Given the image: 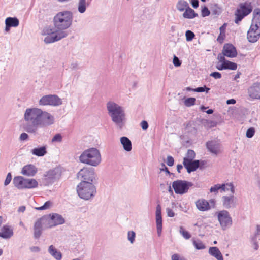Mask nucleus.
I'll return each instance as SVG.
<instances>
[{"label":"nucleus","mask_w":260,"mask_h":260,"mask_svg":"<svg viewBox=\"0 0 260 260\" xmlns=\"http://www.w3.org/2000/svg\"><path fill=\"white\" fill-rule=\"evenodd\" d=\"M24 119L29 124L40 127L50 125L54 123V117L39 108H28L24 113Z\"/></svg>","instance_id":"obj_1"},{"label":"nucleus","mask_w":260,"mask_h":260,"mask_svg":"<svg viewBox=\"0 0 260 260\" xmlns=\"http://www.w3.org/2000/svg\"><path fill=\"white\" fill-rule=\"evenodd\" d=\"M106 107L112 121L121 126L125 119L124 108L113 101L107 102Z\"/></svg>","instance_id":"obj_2"},{"label":"nucleus","mask_w":260,"mask_h":260,"mask_svg":"<svg viewBox=\"0 0 260 260\" xmlns=\"http://www.w3.org/2000/svg\"><path fill=\"white\" fill-rule=\"evenodd\" d=\"M73 17V13L70 11L66 10L57 13L53 19L55 29L64 31L69 28L72 24Z\"/></svg>","instance_id":"obj_3"},{"label":"nucleus","mask_w":260,"mask_h":260,"mask_svg":"<svg viewBox=\"0 0 260 260\" xmlns=\"http://www.w3.org/2000/svg\"><path fill=\"white\" fill-rule=\"evenodd\" d=\"M80 162L91 166L96 167L101 162V155L96 148H90L84 150L79 156Z\"/></svg>","instance_id":"obj_4"},{"label":"nucleus","mask_w":260,"mask_h":260,"mask_svg":"<svg viewBox=\"0 0 260 260\" xmlns=\"http://www.w3.org/2000/svg\"><path fill=\"white\" fill-rule=\"evenodd\" d=\"M77 191L80 198L88 200L95 196L96 189L94 184L81 182L77 187Z\"/></svg>","instance_id":"obj_5"},{"label":"nucleus","mask_w":260,"mask_h":260,"mask_svg":"<svg viewBox=\"0 0 260 260\" xmlns=\"http://www.w3.org/2000/svg\"><path fill=\"white\" fill-rule=\"evenodd\" d=\"M42 35L46 36L44 41L46 44H50L58 41L61 39L66 37L68 34L65 31H58L48 26L44 28L42 32Z\"/></svg>","instance_id":"obj_6"},{"label":"nucleus","mask_w":260,"mask_h":260,"mask_svg":"<svg viewBox=\"0 0 260 260\" xmlns=\"http://www.w3.org/2000/svg\"><path fill=\"white\" fill-rule=\"evenodd\" d=\"M77 178L81 182L95 184L97 182L96 176L94 169L84 167L77 174Z\"/></svg>","instance_id":"obj_7"},{"label":"nucleus","mask_w":260,"mask_h":260,"mask_svg":"<svg viewBox=\"0 0 260 260\" xmlns=\"http://www.w3.org/2000/svg\"><path fill=\"white\" fill-rule=\"evenodd\" d=\"M252 11V6L251 2L246 1L241 3L239 7L235 12V23L238 24L245 17L249 14Z\"/></svg>","instance_id":"obj_8"},{"label":"nucleus","mask_w":260,"mask_h":260,"mask_svg":"<svg viewBox=\"0 0 260 260\" xmlns=\"http://www.w3.org/2000/svg\"><path fill=\"white\" fill-rule=\"evenodd\" d=\"M218 220L223 231L226 230L232 224V219L229 212L223 210L217 213Z\"/></svg>","instance_id":"obj_9"},{"label":"nucleus","mask_w":260,"mask_h":260,"mask_svg":"<svg viewBox=\"0 0 260 260\" xmlns=\"http://www.w3.org/2000/svg\"><path fill=\"white\" fill-rule=\"evenodd\" d=\"M192 186V183L184 180H178L172 183V187L175 192L178 194L187 193L189 188Z\"/></svg>","instance_id":"obj_10"},{"label":"nucleus","mask_w":260,"mask_h":260,"mask_svg":"<svg viewBox=\"0 0 260 260\" xmlns=\"http://www.w3.org/2000/svg\"><path fill=\"white\" fill-rule=\"evenodd\" d=\"M39 103L42 106L50 105L56 107L61 105L62 101L57 95L48 94L42 96L39 100Z\"/></svg>","instance_id":"obj_11"},{"label":"nucleus","mask_w":260,"mask_h":260,"mask_svg":"<svg viewBox=\"0 0 260 260\" xmlns=\"http://www.w3.org/2000/svg\"><path fill=\"white\" fill-rule=\"evenodd\" d=\"M46 218L45 228H51L58 225L62 224L65 222L63 217L57 213H52L48 216H43Z\"/></svg>","instance_id":"obj_12"},{"label":"nucleus","mask_w":260,"mask_h":260,"mask_svg":"<svg viewBox=\"0 0 260 260\" xmlns=\"http://www.w3.org/2000/svg\"><path fill=\"white\" fill-rule=\"evenodd\" d=\"M60 176V172L58 169H55L48 171L43 178V183L48 186L57 181Z\"/></svg>","instance_id":"obj_13"},{"label":"nucleus","mask_w":260,"mask_h":260,"mask_svg":"<svg viewBox=\"0 0 260 260\" xmlns=\"http://www.w3.org/2000/svg\"><path fill=\"white\" fill-rule=\"evenodd\" d=\"M247 99L260 100V82H254L247 89Z\"/></svg>","instance_id":"obj_14"},{"label":"nucleus","mask_w":260,"mask_h":260,"mask_svg":"<svg viewBox=\"0 0 260 260\" xmlns=\"http://www.w3.org/2000/svg\"><path fill=\"white\" fill-rule=\"evenodd\" d=\"M259 36L260 28L251 25L247 35L248 41L251 43L256 42L258 40Z\"/></svg>","instance_id":"obj_15"},{"label":"nucleus","mask_w":260,"mask_h":260,"mask_svg":"<svg viewBox=\"0 0 260 260\" xmlns=\"http://www.w3.org/2000/svg\"><path fill=\"white\" fill-rule=\"evenodd\" d=\"M46 218L42 217L38 219L34 224V237L35 239H38L42 234L43 225L45 228Z\"/></svg>","instance_id":"obj_16"},{"label":"nucleus","mask_w":260,"mask_h":260,"mask_svg":"<svg viewBox=\"0 0 260 260\" xmlns=\"http://www.w3.org/2000/svg\"><path fill=\"white\" fill-rule=\"evenodd\" d=\"M222 201L223 207L226 209L234 208L237 204V199L233 194L223 196Z\"/></svg>","instance_id":"obj_17"},{"label":"nucleus","mask_w":260,"mask_h":260,"mask_svg":"<svg viewBox=\"0 0 260 260\" xmlns=\"http://www.w3.org/2000/svg\"><path fill=\"white\" fill-rule=\"evenodd\" d=\"M183 164L186 169L188 173L195 171L200 166L199 160L189 161L188 159H183Z\"/></svg>","instance_id":"obj_18"},{"label":"nucleus","mask_w":260,"mask_h":260,"mask_svg":"<svg viewBox=\"0 0 260 260\" xmlns=\"http://www.w3.org/2000/svg\"><path fill=\"white\" fill-rule=\"evenodd\" d=\"M155 217L157 232L158 236H159L162 231L161 207L159 204H158L156 208Z\"/></svg>","instance_id":"obj_19"},{"label":"nucleus","mask_w":260,"mask_h":260,"mask_svg":"<svg viewBox=\"0 0 260 260\" xmlns=\"http://www.w3.org/2000/svg\"><path fill=\"white\" fill-rule=\"evenodd\" d=\"M206 147L210 152L215 155H217L221 152L220 145L216 141H211L207 142Z\"/></svg>","instance_id":"obj_20"},{"label":"nucleus","mask_w":260,"mask_h":260,"mask_svg":"<svg viewBox=\"0 0 260 260\" xmlns=\"http://www.w3.org/2000/svg\"><path fill=\"white\" fill-rule=\"evenodd\" d=\"M222 53L227 57H235L237 56V52L235 47L232 44H226L224 45Z\"/></svg>","instance_id":"obj_21"},{"label":"nucleus","mask_w":260,"mask_h":260,"mask_svg":"<svg viewBox=\"0 0 260 260\" xmlns=\"http://www.w3.org/2000/svg\"><path fill=\"white\" fill-rule=\"evenodd\" d=\"M37 168L33 165H27L22 168L21 174L27 176H34L37 172Z\"/></svg>","instance_id":"obj_22"},{"label":"nucleus","mask_w":260,"mask_h":260,"mask_svg":"<svg viewBox=\"0 0 260 260\" xmlns=\"http://www.w3.org/2000/svg\"><path fill=\"white\" fill-rule=\"evenodd\" d=\"M13 235V230L9 225H4L1 229L0 237L7 239Z\"/></svg>","instance_id":"obj_23"},{"label":"nucleus","mask_w":260,"mask_h":260,"mask_svg":"<svg viewBox=\"0 0 260 260\" xmlns=\"http://www.w3.org/2000/svg\"><path fill=\"white\" fill-rule=\"evenodd\" d=\"M197 209L201 211H206L210 209L208 201L205 199H199L196 202Z\"/></svg>","instance_id":"obj_24"},{"label":"nucleus","mask_w":260,"mask_h":260,"mask_svg":"<svg viewBox=\"0 0 260 260\" xmlns=\"http://www.w3.org/2000/svg\"><path fill=\"white\" fill-rule=\"evenodd\" d=\"M25 179L22 176L15 177L13 181L14 186L19 189H24Z\"/></svg>","instance_id":"obj_25"},{"label":"nucleus","mask_w":260,"mask_h":260,"mask_svg":"<svg viewBox=\"0 0 260 260\" xmlns=\"http://www.w3.org/2000/svg\"><path fill=\"white\" fill-rule=\"evenodd\" d=\"M49 253L56 260H60L62 258V254L54 246L50 245L48 248Z\"/></svg>","instance_id":"obj_26"},{"label":"nucleus","mask_w":260,"mask_h":260,"mask_svg":"<svg viewBox=\"0 0 260 260\" xmlns=\"http://www.w3.org/2000/svg\"><path fill=\"white\" fill-rule=\"evenodd\" d=\"M209 253L217 260H223V256L217 247H211L209 249Z\"/></svg>","instance_id":"obj_27"},{"label":"nucleus","mask_w":260,"mask_h":260,"mask_svg":"<svg viewBox=\"0 0 260 260\" xmlns=\"http://www.w3.org/2000/svg\"><path fill=\"white\" fill-rule=\"evenodd\" d=\"M120 142L123 146V149L126 151H130L132 150V143L130 140L126 137H122L120 138Z\"/></svg>","instance_id":"obj_28"},{"label":"nucleus","mask_w":260,"mask_h":260,"mask_svg":"<svg viewBox=\"0 0 260 260\" xmlns=\"http://www.w3.org/2000/svg\"><path fill=\"white\" fill-rule=\"evenodd\" d=\"M38 186L37 181L35 179H25L24 189H33Z\"/></svg>","instance_id":"obj_29"},{"label":"nucleus","mask_w":260,"mask_h":260,"mask_svg":"<svg viewBox=\"0 0 260 260\" xmlns=\"http://www.w3.org/2000/svg\"><path fill=\"white\" fill-rule=\"evenodd\" d=\"M31 153L37 156H43L47 153L46 147L42 146L31 150Z\"/></svg>","instance_id":"obj_30"},{"label":"nucleus","mask_w":260,"mask_h":260,"mask_svg":"<svg viewBox=\"0 0 260 260\" xmlns=\"http://www.w3.org/2000/svg\"><path fill=\"white\" fill-rule=\"evenodd\" d=\"M198 14L189 7L183 13V17L187 19H192L198 16Z\"/></svg>","instance_id":"obj_31"},{"label":"nucleus","mask_w":260,"mask_h":260,"mask_svg":"<svg viewBox=\"0 0 260 260\" xmlns=\"http://www.w3.org/2000/svg\"><path fill=\"white\" fill-rule=\"evenodd\" d=\"M189 7L188 3L184 0L178 1L176 5L177 9L180 12L186 11Z\"/></svg>","instance_id":"obj_32"},{"label":"nucleus","mask_w":260,"mask_h":260,"mask_svg":"<svg viewBox=\"0 0 260 260\" xmlns=\"http://www.w3.org/2000/svg\"><path fill=\"white\" fill-rule=\"evenodd\" d=\"M5 23H7L11 27H16L19 25V21L16 17H9L6 19Z\"/></svg>","instance_id":"obj_33"},{"label":"nucleus","mask_w":260,"mask_h":260,"mask_svg":"<svg viewBox=\"0 0 260 260\" xmlns=\"http://www.w3.org/2000/svg\"><path fill=\"white\" fill-rule=\"evenodd\" d=\"M87 5L86 0H79L78 3V11L79 12L84 13L86 11Z\"/></svg>","instance_id":"obj_34"},{"label":"nucleus","mask_w":260,"mask_h":260,"mask_svg":"<svg viewBox=\"0 0 260 260\" xmlns=\"http://www.w3.org/2000/svg\"><path fill=\"white\" fill-rule=\"evenodd\" d=\"M224 63L225 70H235L237 68V64L235 62L226 60Z\"/></svg>","instance_id":"obj_35"},{"label":"nucleus","mask_w":260,"mask_h":260,"mask_svg":"<svg viewBox=\"0 0 260 260\" xmlns=\"http://www.w3.org/2000/svg\"><path fill=\"white\" fill-rule=\"evenodd\" d=\"M193 244L198 250H202L205 248L204 244L200 240H193Z\"/></svg>","instance_id":"obj_36"},{"label":"nucleus","mask_w":260,"mask_h":260,"mask_svg":"<svg viewBox=\"0 0 260 260\" xmlns=\"http://www.w3.org/2000/svg\"><path fill=\"white\" fill-rule=\"evenodd\" d=\"M196 156V153L192 150L189 149L187 151L186 156L183 159H188L189 161L193 160Z\"/></svg>","instance_id":"obj_37"},{"label":"nucleus","mask_w":260,"mask_h":260,"mask_svg":"<svg viewBox=\"0 0 260 260\" xmlns=\"http://www.w3.org/2000/svg\"><path fill=\"white\" fill-rule=\"evenodd\" d=\"M195 102L196 99L194 98H188L184 101V105L186 107H190L195 104Z\"/></svg>","instance_id":"obj_38"},{"label":"nucleus","mask_w":260,"mask_h":260,"mask_svg":"<svg viewBox=\"0 0 260 260\" xmlns=\"http://www.w3.org/2000/svg\"><path fill=\"white\" fill-rule=\"evenodd\" d=\"M52 204V203L51 201H48L46 202L43 206L36 208V209L37 210H46L50 208Z\"/></svg>","instance_id":"obj_39"},{"label":"nucleus","mask_w":260,"mask_h":260,"mask_svg":"<svg viewBox=\"0 0 260 260\" xmlns=\"http://www.w3.org/2000/svg\"><path fill=\"white\" fill-rule=\"evenodd\" d=\"M136 233L133 231H128L127 233V239L131 244L135 242Z\"/></svg>","instance_id":"obj_40"},{"label":"nucleus","mask_w":260,"mask_h":260,"mask_svg":"<svg viewBox=\"0 0 260 260\" xmlns=\"http://www.w3.org/2000/svg\"><path fill=\"white\" fill-rule=\"evenodd\" d=\"M179 232L185 239H189L191 237L190 233L188 231L184 230L182 226L180 227Z\"/></svg>","instance_id":"obj_41"},{"label":"nucleus","mask_w":260,"mask_h":260,"mask_svg":"<svg viewBox=\"0 0 260 260\" xmlns=\"http://www.w3.org/2000/svg\"><path fill=\"white\" fill-rule=\"evenodd\" d=\"M251 25L260 28V16H253Z\"/></svg>","instance_id":"obj_42"},{"label":"nucleus","mask_w":260,"mask_h":260,"mask_svg":"<svg viewBox=\"0 0 260 260\" xmlns=\"http://www.w3.org/2000/svg\"><path fill=\"white\" fill-rule=\"evenodd\" d=\"M186 40L187 41H190L194 38V34L191 30H187L185 32Z\"/></svg>","instance_id":"obj_43"},{"label":"nucleus","mask_w":260,"mask_h":260,"mask_svg":"<svg viewBox=\"0 0 260 260\" xmlns=\"http://www.w3.org/2000/svg\"><path fill=\"white\" fill-rule=\"evenodd\" d=\"M210 88L208 87H207L206 86H204L203 87H199L193 89V91L197 92H208L210 90Z\"/></svg>","instance_id":"obj_44"},{"label":"nucleus","mask_w":260,"mask_h":260,"mask_svg":"<svg viewBox=\"0 0 260 260\" xmlns=\"http://www.w3.org/2000/svg\"><path fill=\"white\" fill-rule=\"evenodd\" d=\"M30 125H28L26 127V130L27 132L29 133H34L37 130V128L38 127H40L39 126H35L32 124H30Z\"/></svg>","instance_id":"obj_45"},{"label":"nucleus","mask_w":260,"mask_h":260,"mask_svg":"<svg viewBox=\"0 0 260 260\" xmlns=\"http://www.w3.org/2000/svg\"><path fill=\"white\" fill-rule=\"evenodd\" d=\"M62 137L60 134H57L52 138V142H61L62 141Z\"/></svg>","instance_id":"obj_46"},{"label":"nucleus","mask_w":260,"mask_h":260,"mask_svg":"<svg viewBox=\"0 0 260 260\" xmlns=\"http://www.w3.org/2000/svg\"><path fill=\"white\" fill-rule=\"evenodd\" d=\"M254 128L253 127H250L247 130L246 135L247 138H251L254 136Z\"/></svg>","instance_id":"obj_47"},{"label":"nucleus","mask_w":260,"mask_h":260,"mask_svg":"<svg viewBox=\"0 0 260 260\" xmlns=\"http://www.w3.org/2000/svg\"><path fill=\"white\" fill-rule=\"evenodd\" d=\"M230 190L233 194L235 192V189L233 183H229L226 184V187L225 188V191Z\"/></svg>","instance_id":"obj_48"},{"label":"nucleus","mask_w":260,"mask_h":260,"mask_svg":"<svg viewBox=\"0 0 260 260\" xmlns=\"http://www.w3.org/2000/svg\"><path fill=\"white\" fill-rule=\"evenodd\" d=\"M210 12L208 9V8L206 6H204V8L202 9V16L203 17L208 16L210 15Z\"/></svg>","instance_id":"obj_49"},{"label":"nucleus","mask_w":260,"mask_h":260,"mask_svg":"<svg viewBox=\"0 0 260 260\" xmlns=\"http://www.w3.org/2000/svg\"><path fill=\"white\" fill-rule=\"evenodd\" d=\"M173 63L175 67H179L181 64V61L178 57L174 55L173 60Z\"/></svg>","instance_id":"obj_50"},{"label":"nucleus","mask_w":260,"mask_h":260,"mask_svg":"<svg viewBox=\"0 0 260 260\" xmlns=\"http://www.w3.org/2000/svg\"><path fill=\"white\" fill-rule=\"evenodd\" d=\"M174 160L172 156H168L167 158V164L169 166H172L174 165Z\"/></svg>","instance_id":"obj_51"},{"label":"nucleus","mask_w":260,"mask_h":260,"mask_svg":"<svg viewBox=\"0 0 260 260\" xmlns=\"http://www.w3.org/2000/svg\"><path fill=\"white\" fill-rule=\"evenodd\" d=\"M225 56H226L222 52V53H220L218 55L217 59L219 60V62L224 63L226 61L225 59Z\"/></svg>","instance_id":"obj_52"},{"label":"nucleus","mask_w":260,"mask_h":260,"mask_svg":"<svg viewBox=\"0 0 260 260\" xmlns=\"http://www.w3.org/2000/svg\"><path fill=\"white\" fill-rule=\"evenodd\" d=\"M210 76L216 79H220L221 78V74L218 72H212L210 74Z\"/></svg>","instance_id":"obj_53"},{"label":"nucleus","mask_w":260,"mask_h":260,"mask_svg":"<svg viewBox=\"0 0 260 260\" xmlns=\"http://www.w3.org/2000/svg\"><path fill=\"white\" fill-rule=\"evenodd\" d=\"M11 180H12L11 174L10 173H9L7 174L6 178V179L5 180V182H4L5 186L8 185L10 183Z\"/></svg>","instance_id":"obj_54"},{"label":"nucleus","mask_w":260,"mask_h":260,"mask_svg":"<svg viewBox=\"0 0 260 260\" xmlns=\"http://www.w3.org/2000/svg\"><path fill=\"white\" fill-rule=\"evenodd\" d=\"M260 235V225H256V231L254 233V235L252 236L251 238H254L255 239H256L257 240V238Z\"/></svg>","instance_id":"obj_55"},{"label":"nucleus","mask_w":260,"mask_h":260,"mask_svg":"<svg viewBox=\"0 0 260 260\" xmlns=\"http://www.w3.org/2000/svg\"><path fill=\"white\" fill-rule=\"evenodd\" d=\"M220 187L218 184H216L210 188V191L211 192H217L220 190Z\"/></svg>","instance_id":"obj_56"},{"label":"nucleus","mask_w":260,"mask_h":260,"mask_svg":"<svg viewBox=\"0 0 260 260\" xmlns=\"http://www.w3.org/2000/svg\"><path fill=\"white\" fill-rule=\"evenodd\" d=\"M166 212L168 217H173L175 216L174 211L170 208H167L166 209Z\"/></svg>","instance_id":"obj_57"},{"label":"nucleus","mask_w":260,"mask_h":260,"mask_svg":"<svg viewBox=\"0 0 260 260\" xmlns=\"http://www.w3.org/2000/svg\"><path fill=\"white\" fill-rule=\"evenodd\" d=\"M251 241L254 245V249L255 250H257L258 248L257 240L256 239H255L254 238H251Z\"/></svg>","instance_id":"obj_58"},{"label":"nucleus","mask_w":260,"mask_h":260,"mask_svg":"<svg viewBox=\"0 0 260 260\" xmlns=\"http://www.w3.org/2000/svg\"><path fill=\"white\" fill-rule=\"evenodd\" d=\"M216 68L220 71L225 70V66H224V63L223 62H218L216 65Z\"/></svg>","instance_id":"obj_59"},{"label":"nucleus","mask_w":260,"mask_h":260,"mask_svg":"<svg viewBox=\"0 0 260 260\" xmlns=\"http://www.w3.org/2000/svg\"><path fill=\"white\" fill-rule=\"evenodd\" d=\"M141 126L143 130H146L148 128V124L146 121L143 120L141 123Z\"/></svg>","instance_id":"obj_60"},{"label":"nucleus","mask_w":260,"mask_h":260,"mask_svg":"<svg viewBox=\"0 0 260 260\" xmlns=\"http://www.w3.org/2000/svg\"><path fill=\"white\" fill-rule=\"evenodd\" d=\"M28 135L25 133H23L20 135V140L21 141H24L28 139Z\"/></svg>","instance_id":"obj_61"},{"label":"nucleus","mask_w":260,"mask_h":260,"mask_svg":"<svg viewBox=\"0 0 260 260\" xmlns=\"http://www.w3.org/2000/svg\"><path fill=\"white\" fill-rule=\"evenodd\" d=\"M71 68L72 70H77L79 69L78 63L77 62H73L71 64Z\"/></svg>","instance_id":"obj_62"},{"label":"nucleus","mask_w":260,"mask_h":260,"mask_svg":"<svg viewBox=\"0 0 260 260\" xmlns=\"http://www.w3.org/2000/svg\"><path fill=\"white\" fill-rule=\"evenodd\" d=\"M253 16H260V9L256 8L253 12Z\"/></svg>","instance_id":"obj_63"},{"label":"nucleus","mask_w":260,"mask_h":260,"mask_svg":"<svg viewBox=\"0 0 260 260\" xmlns=\"http://www.w3.org/2000/svg\"><path fill=\"white\" fill-rule=\"evenodd\" d=\"M171 258L172 260H184L183 258H180L177 254H173Z\"/></svg>","instance_id":"obj_64"}]
</instances>
